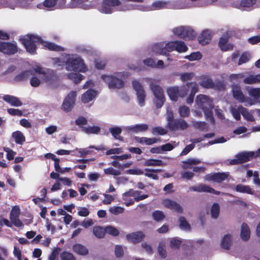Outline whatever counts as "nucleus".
<instances>
[{"mask_svg":"<svg viewBox=\"0 0 260 260\" xmlns=\"http://www.w3.org/2000/svg\"><path fill=\"white\" fill-rule=\"evenodd\" d=\"M9 38L8 34L0 31V39L7 40ZM17 51V48L15 44L6 43L0 41V52L6 54H14Z\"/></svg>","mask_w":260,"mask_h":260,"instance_id":"10","label":"nucleus"},{"mask_svg":"<svg viewBox=\"0 0 260 260\" xmlns=\"http://www.w3.org/2000/svg\"><path fill=\"white\" fill-rule=\"evenodd\" d=\"M104 173L107 175H112L116 176L120 175L121 174L119 170H115L111 167L104 169Z\"/></svg>","mask_w":260,"mask_h":260,"instance_id":"63","label":"nucleus"},{"mask_svg":"<svg viewBox=\"0 0 260 260\" xmlns=\"http://www.w3.org/2000/svg\"><path fill=\"white\" fill-rule=\"evenodd\" d=\"M93 233L98 238H102L105 235V228L103 229L101 226H94L93 228Z\"/></svg>","mask_w":260,"mask_h":260,"instance_id":"47","label":"nucleus"},{"mask_svg":"<svg viewBox=\"0 0 260 260\" xmlns=\"http://www.w3.org/2000/svg\"><path fill=\"white\" fill-rule=\"evenodd\" d=\"M73 251L76 253L81 255H86L88 253V249L80 244H76L73 247Z\"/></svg>","mask_w":260,"mask_h":260,"instance_id":"34","label":"nucleus"},{"mask_svg":"<svg viewBox=\"0 0 260 260\" xmlns=\"http://www.w3.org/2000/svg\"><path fill=\"white\" fill-rule=\"evenodd\" d=\"M175 41L168 43L165 47L161 44H155L149 49V55L151 56L164 55L167 52L175 50Z\"/></svg>","mask_w":260,"mask_h":260,"instance_id":"8","label":"nucleus"},{"mask_svg":"<svg viewBox=\"0 0 260 260\" xmlns=\"http://www.w3.org/2000/svg\"><path fill=\"white\" fill-rule=\"evenodd\" d=\"M190 190L194 191L199 192H207L214 193L215 194H219L220 193L219 191H216L215 190H214L213 188H211L209 186L206 185V184H201L199 185L192 186L190 188Z\"/></svg>","mask_w":260,"mask_h":260,"instance_id":"22","label":"nucleus"},{"mask_svg":"<svg viewBox=\"0 0 260 260\" xmlns=\"http://www.w3.org/2000/svg\"><path fill=\"white\" fill-rule=\"evenodd\" d=\"M233 242V236L231 234L224 235L221 239V247L224 249H229L232 245Z\"/></svg>","mask_w":260,"mask_h":260,"instance_id":"23","label":"nucleus"},{"mask_svg":"<svg viewBox=\"0 0 260 260\" xmlns=\"http://www.w3.org/2000/svg\"><path fill=\"white\" fill-rule=\"evenodd\" d=\"M196 103L198 108L204 112L206 118L213 122L212 112L213 107L212 100L207 95L200 94L197 96Z\"/></svg>","mask_w":260,"mask_h":260,"instance_id":"5","label":"nucleus"},{"mask_svg":"<svg viewBox=\"0 0 260 260\" xmlns=\"http://www.w3.org/2000/svg\"><path fill=\"white\" fill-rule=\"evenodd\" d=\"M179 226L181 229L185 231H189L190 228L186 219L182 216L179 218Z\"/></svg>","mask_w":260,"mask_h":260,"instance_id":"50","label":"nucleus"},{"mask_svg":"<svg viewBox=\"0 0 260 260\" xmlns=\"http://www.w3.org/2000/svg\"><path fill=\"white\" fill-rule=\"evenodd\" d=\"M126 129L130 132L138 133L146 132L148 129V125L146 124H138L127 126Z\"/></svg>","mask_w":260,"mask_h":260,"instance_id":"27","label":"nucleus"},{"mask_svg":"<svg viewBox=\"0 0 260 260\" xmlns=\"http://www.w3.org/2000/svg\"><path fill=\"white\" fill-rule=\"evenodd\" d=\"M164 165L163 162L159 159H148L144 163L145 166H160Z\"/></svg>","mask_w":260,"mask_h":260,"instance_id":"51","label":"nucleus"},{"mask_svg":"<svg viewBox=\"0 0 260 260\" xmlns=\"http://www.w3.org/2000/svg\"><path fill=\"white\" fill-rule=\"evenodd\" d=\"M133 87L136 92L139 104L140 106H143L145 104L146 93L142 84L138 81L134 80L133 82Z\"/></svg>","mask_w":260,"mask_h":260,"instance_id":"15","label":"nucleus"},{"mask_svg":"<svg viewBox=\"0 0 260 260\" xmlns=\"http://www.w3.org/2000/svg\"><path fill=\"white\" fill-rule=\"evenodd\" d=\"M188 90V88H191L190 93L196 94L198 91V85L195 82L188 83L186 85H184Z\"/></svg>","mask_w":260,"mask_h":260,"instance_id":"57","label":"nucleus"},{"mask_svg":"<svg viewBox=\"0 0 260 260\" xmlns=\"http://www.w3.org/2000/svg\"><path fill=\"white\" fill-rule=\"evenodd\" d=\"M82 131L87 134H98L101 131V128L98 126H89L83 127Z\"/></svg>","mask_w":260,"mask_h":260,"instance_id":"39","label":"nucleus"},{"mask_svg":"<svg viewBox=\"0 0 260 260\" xmlns=\"http://www.w3.org/2000/svg\"><path fill=\"white\" fill-rule=\"evenodd\" d=\"M22 44L27 52L31 54L35 53L37 45L41 44L44 47L50 50L59 51L62 50V47L52 43L43 41L41 38L34 35H27L21 39Z\"/></svg>","mask_w":260,"mask_h":260,"instance_id":"2","label":"nucleus"},{"mask_svg":"<svg viewBox=\"0 0 260 260\" xmlns=\"http://www.w3.org/2000/svg\"><path fill=\"white\" fill-rule=\"evenodd\" d=\"M175 50L179 53L185 52L187 50V47L182 41H175Z\"/></svg>","mask_w":260,"mask_h":260,"instance_id":"46","label":"nucleus"},{"mask_svg":"<svg viewBox=\"0 0 260 260\" xmlns=\"http://www.w3.org/2000/svg\"><path fill=\"white\" fill-rule=\"evenodd\" d=\"M241 108H243L242 106H231L230 107V112L236 120H240L241 118L240 114H242V109Z\"/></svg>","mask_w":260,"mask_h":260,"instance_id":"35","label":"nucleus"},{"mask_svg":"<svg viewBox=\"0 0 260 260\" xmlns=\"http://www.w3.org/2000/svg\"><path fill=\"white\" fill-rule=\"evenodd\" d=\"M200 84L203 87L207 88H212L214 85L212 81L208 78H205V79L201 82Z\"/></svg>","mask_w":260,"mask_h":260,"instance_id":"62","label":"nucleus"},{"mask_svg":"<svg viewBox=\"0 0 260 260\" xmlns=\"http://www.w3.org/2000/svg\"><path fill=\"white\" fill-rule=\"evenodd\" d=\"M235 190L236 191L241 193H246L250 194H253V191H252L250 187L248 185L238 184L235 187Z\"/></svg>","mask_w":260,"mask_h":260,"instance_id":"38","label":"nucleus"},{"mask_svg":"<svg viewBox=\"0 0 260 260\" xmlns=\"http://www.w3.org/2000/svg\"><path fill=\"white\" fill-rule=\"evenodd\" d=\"M97 95L96 91L92 89H89L82 94L81 97L82 103L86 104L93 100Z\"/></svg>","mask_w":260,"mask_h":260,"instance_id":"26","label":"nucleus"},{"mask_svg":"<svg viewBox=\"0 0 260 260\" xmlns=\"http://www.w3.org/2000/svg\"><path fill=\"white\" fill-rule=\"evenodd\" d=\"M95 148L96 150H102L103 149L102 147H95L93 146H90L89 148H85V149H76L78 151L79 153L80 154V156L84 157L87 154L90 153V151L89 150L90 148Z\"/></svg>","mask_w":260,"mask_h":260,"instance_id":"54","label":"nucleus"},{"mask_svg":"<svg viewBox=\"0 0 260 260\" xmlns=\"http://www.w3.org/2000/svg\"><path fill=\"white\" fill-rule=\"evenodd\" d=\"M77 92L76 91H70L63 100L61 105V109L65 112H69L73 108L75 104Z\"/></svg>","mask_w":260,"mask_h":260,"instance_id":"12","label":"nucleus"},{"mask_svg":"<svg viewBox=\"0 0 260 260\" xmlns=\"http://www.w3.org/2000/svg\"><path fill=\"white\" fill-rule=\"evenodd\" d=\"M66 69L68 71L74 72L69 74L68 77L75 83L79 82L84 78L83 75L77 72L85 73L88 71L83 60L79 56L75 55L69 56L66 61Z\"/></svg>","mask_w":260,"mask_h":260,"instance_id":"1","label":"nucleus"},{"mask_svg":"<svg viewBox=\"0 0 260 260\" xmlns=\"http://www.w3.org/2000/svg\"><path fill=\"white\" fill-rule=\"evenodd\" d=\"M122 199L124 201V204L126 206H129L134 204V199L130 196L128 191L122 194Z\"/></svg>","mask_w":260,"mask_h":260,"instance_id":"48","label":"nucleus"},{"mask_svg":"<svg viewBox=\"0 0 260 260\" xmlns=\"http://www.w3.org/2000/svg\"><path fill=\"white\" fill-rule=\"evenodd\" d=\"M34 71L37 75L32 77L30 81V85L33 87L38 86L42 81L48 82L50 80L51 77L50 70L36 66Z\"/></svg>","mask_w":260,"mask_h":260,"instance_id":"7","label":"nucleus"},{"mask_svg":"<svg viewBox=\"0 0 260 260\" xmlns=\"http://www.w3.org/2000/svg\"><path fill=\"white\" fill-rule=\"evenodd\" d=\"M243 82L247 84L259 83H260V74L249 75L244 79Z\"/></svg>","mask_w":260,"mask_h":260,"instance_id":"31","label":"nucleus"},{"mask_svg":"<svg viewBox=\"0 0 260 260\" xmlns=\"http://www.w3.org/2000/svg\"><path fill=\"white\" fill-rule=\"evenodd\" d=\"M152 217L154 220L156 222H161L165 218L166 216L164 213L160 210H155L152 213Z\"/></svg>","mask_w":260,"mask_h":260,"instance_id":"40","label":"nucleus"},{"mask_svg":"<svg viewBox=\"0 0 260 260\" xmlns=\"http://www.w3.org/2000/svg\"><path fill=\"white\" fill-rule=\"evenodd\" d=\"M58 0H45L43 4H39L37 5V8L39 9H42L43 7H45L46 8H51L57 5V7L59 8H65L66 7V0H59L57 3Z\"/></svg>","mask_w":260,"mask_h":260,"instance_id":"19","label":"nucleus"},{"mask_svg":"<svg viewBox=\"0 0 260 260\" xmlns=\"http://www.w3.org/2000/svg\"><path fill=\"white\" fill-rule=\"evenodd\" d=\"M144 237V234L141 232L132 233L126 236L127 240L134 243L139 242Z\"/></svg>","mask_w":260,"mask_h":260,"instance_id":"29","label":"nucleus"},{"mask_svg":"<svg viewBox=\"0 0 260 260\" xmlns=\"http://www.w3.org/2000/svg\"><path fill=\"white\" fill-rule=\"evenodd\" d=\"M249 95L254 100H257L260 98V88L250 87L247 89Z\"/></svg>","mask_w":260,"mask_h":260,"instance_id":"41","label":"nucleus"},{"mask_svg":"<svg viewBox=\"0 0 260 260\" xmlns=\"http://www.w3.org/2000/svg\"><path fill=\"white\" fill-rule=\"evenodd\" d=\"M145 82L149 85V88L154 96V101L158 108H160L165 102V96L162 88L155 83V81L151 78H145Z\"/></svg>","mask_w":260,"mask_h":260,"instance_id":"6","label":"nucleus"},{"mask_svg":"<svg viewBox=\"0 0 260 260\" xmlns=\"http://www.w3.org/2000/svg\"><path fill=\"white\" fill-rule=\"evenodd\" d=\"M61 251L59 247L55 248L49 256L48 260H57V256Z\"/></svg>","mask_w":260,"mask_h":260,"instance_id":"61","label":"nucleus"},{"mask_svg":"<svg viewBox=\"0 0 260 260\" xmlns=\"http://www.w3.org/2000/svg\"><path fill=\"white\" fill-rule=\"evenodd\" d=\"M105 233H108L113 236H116L118 235L119 233L118 230L116 228L112 226H107L105 227Z\"/></svg>","mask_w":260,"mask_h":260,"instance_id":"55","label":"nucleus"},{"mask_svg":"<svg viewBox=\"0 0 260 260\" xmlns=\"http://www.w3.org/2000/svg\"><path fill=\"white\" fill-rule=\"evenodd\" d=\"M31 2L29 0H21L16 3V4H7L6 7L11 9H15L17 7L24 9H28L30 7Z\"/></svg>","mask_w":260,"mask_h":260,"instance_id":"28","label":"nucleus"},{"mask_svg":"<svg viewBox=\"0 0 260 260\" xmlns=\"http://www.w3.org/2000/svg\"><path fill=\"white\" fill-rule=\"evenodd\" d=\"M168 95L172 101H176L179 97L184 98L187 94V90L185 86H173L168 88Z\"/></svg>","mask_w":260,"mask_h":260,"instance_id":"11","label":"nucleus"},{"mask_svg":"<svg viewBox=\"0 0 260 260\" xmlns=\"http://www.w3.org/2000/svg\"><path fill=\"white\" fill-rule=\"evenodd\" d=\"M12 137L15 141L18 144L22 145L25 141V138L23 133L20 131H16L12 134Z\"/></svg>","mask_w":260,"mask_h":260,"instance_id":"37","label":"nucleus"},{"mask_svg":"<svg viewBox=\"0 0 260 260\" xmlns=\"http://www.w3.org/2000/svg\"><path fill=\"white\" fill-rule=\"evenodd\" d=\"M162 204L165 207L178 213H182L183 211L181 206L173 200L166 199L162 201Z\"/></svg>","mask_w":260,"mask_h":260,"instance_id":"20","label":"nucleus"},{"mask_svg":"<svg viewBox=\"0 0 260 260\" xmlns=\"http://www.w3.org/2000/svg\"><path fill=\"white\" fill-rule=\"evenodd\" d=\"M219 46L221 50L228 51L233 49V45L228 43V37L226 36L222 37L219 41Z\"/></svg>","mask_w":260,"mask_h":260,"instance_id":"30","label":"nucleus"},{"mask_svg":"<svg viewBox=\"0 0 260 260\" xmlns=\"http://www.w3.org/2000/svg\"><path fill=\"white\" fill-rule=\"evenodd\" d=\"M202 58V55L199 52H193L189 55L185 56V58L188 59L190 61L198 60Z\"/></svg>","mask_w":260,"mask_h":260,"instance_id":"60","label":"nucleus"},{"mask_svg":"<svg viewBox=\"0 0 260 260\" xmlns=\"http://www.w3.org/2000/svg\"><path fill=\"white\" fill-rule=\"evenodd\" d=\"M250 235V230L246 223H243L241 226V238L244 241L249 239Z\"/></svg>","mask_w":260,"mask_h":260,"instance_id":"36","label":"nucleus"},{"mask_svg":"<svg viewBox=\"0 0 260 260\" xmlns=\"http://www.w3.org/2000/svg\"><path fill=\"white\" fill-rule=\"evenodd\" d=\"M254 155V151L242 152L237 154L234 159H231L230 163L231 165L243 163L249 160L250 158L253 157Z\"/></svg>","mask_w":260,"mask_h":260,"instance_id":"16","label":"nucleus"},{"mask_svg":"<svg viewBox=\"0 0 260 260\" xmlns=\"http://www.w3.org/2000/svg\"><path fill=\"white\" fill-rule=\"evenodd\" d=\"M145 171L146 172V173L145 174L146 176L151 178L153 179L157 180L158 179V176L157 175L154 174L153 173L156 172H161V170H150L148 169H146Z\"/></svg>","mask_w":260,"mask_h":260,"instance_id":"56","label":"nucleus"},{"mask_svg":"<svg viewBox=\"0 0 260 260\" xmlns=\"http://www.w3.org/2000/svg\"><path fill=\"white\" fill-rule=\"evenodd\" d=\"M181 243V240L178 238H172L169 239V245L172 249L179 248Z\"/></svg>","mask_w":260,"mask_h":260,"instance_id":"45","label":"nucleus"},{"mask_svg":"<svg viewBox=\"0 0 260 260\" xmlns=\"http://www.w3.org/2000/svg\"><path fill=\"white\" fill-rule=\"evenodd\" d=\"M2 99L4 101L12 106L20 107L22 105V103L19 99L17 97L13 95L5 94L2 97Z\"/></svg>","mask_w":260,"mask_h":260,"instance_id":"25","label":"nucleus"},{"mask_svg":"<svg viewBox=\"0 0 260 260\" xmlns=\"http://www.w3.org/2000/svg\"><path fill=\"white\" fill-rule=\"evenodd\" d=\"M124 209L123 207L120 206H112L109 208V212L114 215H117L120 214H122L124 212Z\"/></svg>","mask_w":260,"mask_h":260,"instance_id":"49","label":"nucleus"},{"mask_svg":"<svg viewBox=\"0 0 260 260\" xmlns=\"http://www.w3.org/2000/svg\"><path fill=\"white\" fill-rule=\"evenodd\" d=\"M109 131L112 134L113 137L116 139L122 140L121 137L119 135L121 133V128L119 127H112L109 129Z\"/></svg>","mask_w":260,"mask_h":260,"instance_id":"53","label":"nucleus"},{"mask_svg":"<svg viewBox=\"0 0 260 260\" xmlns=\"http://www.w3.org/2000/svg\"><path fill=\"white\" fill-rule=\"evenodd\" d=\"M60 256L61 260H76L73 254L67 251L61 252Z\"/></svg>","mask_w":260,"mask_h":260,"instance_id":"58","label":"nucleus"},{"mask_svg":"<svg viewBox=\"0 0 260 260\" xmlns=\"http://www.w3.org/2000/svg\"><path fill=\"white\" fill-rule=\"evenodd\" d=\"M175 35L181 38H191L194 36V31L188 26H180L173 29Z\"/></svg>","mask_w":260,"mask_h":260,"instance_id":"14","label":"nucleus"},{"mask_svg":"<svg viewBox=\"0 0 260 260\" xmlns=\"http://www.w3.org/2000/svg\"><path fill=\"white\" fill-rule=\"evenodd\" d=\"M255 3V0H242L238 8L247 10L252 7Z\"/></svg>","mask_w":260,"mask_h":260,"instance_id":"43","label":"nucleus"},{"mask_svg":"<svg viewBox=\"0 0 260 260\" xmlns=\"http://www.w3.org/2000/svg\"><path fill=\"white\" fill-rule=\"evenodd\" d=\"M135 9V6L131 4L120 5L119 0H103L99 8L100 12L109 14L116 10L120 11H125Z\"/></svg>","mask_w":260,"mask_h":260,"instance_id":"3","label":"nucleus"},{"mask_svg":"<svg viewBox=\"0 0 260 260\" xmlns=\"http://www.w3.org/2000/svg\"><path fill=\"white\" fill-rule=\"evenodd\" d=\"M170 124V129L173 131L184 130L188 127V123L182 119H176L174 121V124Z\"/></svg>","mask_w":260,"mask_h":260,"instance_id":"24","label":"nucleus"},{"mask_svg":"<svg viewBox=\"0 0 260 260\" xmlns=\"http://www.w3.org/2000/svg\"><path fill=\"white\" fill-rule=\"evenodd\" d=\"M30 75V72L29 71H25L22 72L20 74L18 75L15 79L17 81H21L26 79Z\"/></svg>","mask_w":260,"mask_h":260,"instance_id":"64","label":"nucleus"},{"mask_svg":"<svg viewBox=\"0 0 260 260\" xmlns=\"http://www.w3.org/2000/svg\"><path fill=\"white\" fill-rule=\"evenodd\" d=\"M20 211L18 206H15L12 207L10 214V219L12 223L16 227L21 228L23 224L19 219Z\"/></svg>","mask_w":260,"mask_h":260,"instance_id":"17","label":"nucleus"},{"mask_svg":"<svg viewBox=\"0 0 260 260\" xmlns=\"http://www.w3.org/2000/svg\"><path fill=\"white\" fill-rule=\"evenodd\" d=\"M178 112L181 117H186L189 115L190 109L186 106H182L179 108Z\"/></svg>","mask_w":260,"mask_h":260,"instance_id":"52","label":"nucleus"},{"mask_svg":"<svg viewBox=\"0 0 260 260\" xmlns=\"http://www.w3.org/2000/svg\"><path fill=\"white\" fill-rule=\"evenodd\" d=\"M228 173H213L205 176L204 179L206 181H213L216 182H221L229 177Z\"/></svg>","mask_w":260,"mask_h":260,"instance_id":"18","label":"nucleus"},{"mask_svg":"<svg viewBox=\"0 0 260 260\" xmlns=\"http://www.w3.org/2000/svg\"><path fill=\"white\" fill-rule=\"evenodd\" d=\"M89 0H71V2L66 5L67 8H80L84 10L90 9V5L86 4Z\"/></svg>","mask_w":260,"mask_h":260,"instance_id":"21","label":"nucleus"},{"mask_svg":"<svg viewBox=\"0 0 260 260\" xmlns=\"http://www.w3.org/2000/svg\"><path fill=\"white\" fill-rule=\"evenodd\" d=\"M158 252L161 258H166L167 256V252L165 248V243L160 242L158 247Z\"/></svg>","mask_w":260,"mask_h":260,"instance_id":"59","label":"nucleus"},{"mask_svg":"<svg viewBox=\"0 0 260 260\" xmlns=\"http://www.w3.org/2000/svg\"><path fill=\"white\" fill-rule=\"evenodd\" d=\"M211 39V33L209 30L203 31L199 37V41L202 45H205L208 43Z\"/></svg>","mask_w":260,"mask_h":260,"instance_id":"32","label":"nucleus"},{"mask_svg":"<svg viewBox=\"0 0 260 260\" xmlns=\"http://www.w3.org/2000/svg\"><path fill=\"white\" fill-rule=\"evenodd\" d=\"M232 92L234 98L239 102L245 103L246 106H251L254 104L252 100L245 96L239 85L233 84L232 86Z\"/></svg>","mask_w":260,"mask_h":260,"instance_id":"9","label":"nucleus"},{"mask_svg":"<svg viewBox=\"0 0 260 260\" xmlns=\"http://www.w3.org/2000/svg\"><path fill=\"white\" fill-rule=\"evenodd\" d=\"M129 75L126 72H117L113 75H103L101 79L108 85L110 89H120L124 86L123 80Z\"/></svg>","mask_w":260,"mask_h":260,"instance_id":"4","label":"nucleus"},{"mask_svg":"<svg viewBox=\"0 0 260 260\" xmlns=\"http://www.w3.org/2000/svg\"><path fill=\"white\" fill-rule=\"evenodd\" d=\"M130 196L134 199V202L135 201L138 202L143 200L148 197L147 194H141V192L138 190H134L133 189H129L128 190Z\"/></svg>","mask_w":260,"mask_h":260,"instance_id":"33","label":"nucleus"},{"mask_svg":"<svg viewBox=\"0 0 260 260\" xmlns=\"http://www.w3.org/2000/svg\"><path fill=\"white\" fill-rule=\"evenodd\" d=\"M219 205L217 203H214L211 208L210 211V214L212 218H217L219 216Z\"/></svg>","mask_w":260,"mask_h":260,"instance_id":"44","label":"nucleus"},{"mask_svg":"<svg viewBox=\"0 0 260 260\" xmlns=\"http://www.w3.org/2000/svg\"><path fill=\"white\" fill-rule=\"evenodd\" d=\"M241 109H242V115L245 119L250 121L254 120V118L252 114V112H253V111H249L244 107L241 108Z\"/></svg>","mask_w":260,"mask_h":260,"instance_id":"42","label":"nucleus"},{"mask_svg":"<svg viewBox=\"0 0 260 260\" xmlns=\"http://www.w3.org/2000/svg\"><path fill=\"white\" fill-rule=\"evenodd\" d=\"M170 2L166 1H156L154 2L150 6H139L138 8L143 11H154L164 9L170 8Z\"/></svg>","mask_w":260,"mask_h":260,"instance_id":"13","label":"nucleus"}]
</instances>
